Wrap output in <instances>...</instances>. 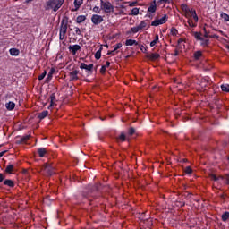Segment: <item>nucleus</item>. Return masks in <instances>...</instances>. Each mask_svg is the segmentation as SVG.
Instances as JSON below:
<instances>
[{"label":"nucleus","instance_id":"nucleus-61","mask_svg":"<svg viewBox=\"0 0 229 229\" xmlns=\"http://www.w3.org/2000/svg\"><path fill=\"white\" fill-rule=\"evenodd\" d=\"M177 42H178V44H182V42H183V39L182 38H179Z\"/></svg>","mask_w":229,"mask_h":229},{"label":"nucleus","instance_id":"nucleus-19","mask_svg":"<svg viewBox=\"0 0 229 229\" xmlns=\"http://www.w3.org/2000/svg\"><path fill=\"white\" fill-rule=\"evenodd\" d=\"M148 58L149 60H152V62H155V60H158L160 58V54L158 53H152L148 55Z\"/></svg>","mask_w":229,"mask_h":229},{"label":"nucleus","instance_id":"nucleus-9","mask_svg":"<svg viewBox=\"0 0 229 229\" xmlns=\"http://www.w3.org/2000/svg\"><path fill=\"white\" fill-rule=\"evenodd\" d=\"M155 12H157V0H153L148 8V17H151V13H155Z\"/></svg>","mask_w":229,"mask_h":229},{"label":"nucleus","instance_id":"nucleus-33","mask_svg":"<svg viewBox=\"0 0 229 229\" xmlns=\"http://www.w3.org/2000/svg\"><path fill=\"white\" fill-rule=\"evenodd\" d=\"M193 36L196 40H203V38L201 37V32H193Z\"/></svg>","mask_w":229,"mask_h":229},{"label":"nucleus","instance_id":"nucleus-12","mask_svg":"<svg viewBox=\"0 0 229 229\" xmlns=\"http://www.w3.org/2000/svg\"><path fill=\"white\" fill-rule=\"evenodd\" d=\"M116 140L118 142H130V139L128 138V135L124 132H121L120 135L116 136Z\"/></svg>","mask_w":229,"mask_h":229},{"label":"nucleus","instance_id":"nucleus-2","mask_svg":"<svg viewBox=\"0 0 229 229\" xmlns=\"http://www.w3.org/2000/svg\"><path fill=\"white\" fill-rule=\"evenodd\" d=\"M99 196V185L95 184V185H88L86 188V191H84L81 194V198L83 199H88V201H90V198H93L96 199Z\"/></svg>","mask_w":229,"mask_h":229},{"label":"nucleus","instance_id":"nucleus-21","mask_svg":"<svg viewBox=\"0 0 229 229\" xmlns=\"http://www.w3.org/2000/svg\"><path fill=\"white\" fill-rule=\"evenodd\" d=\"M85 21H87V16L85 15H79L76 18L77 24H81V22H85Z\"/></svg>","mask_w":229,"mask_h":229},{"label":"nucleus","instance_id":"nucleus-4","mask_svg":"<svg viewBox=\"0 0 229 229\" xmlns=\"http://www.w3.org/2000/svg\"><path fill=\"white\" fill-rule=\"evenodd\" d=\"M69 28V18L64 17L59 30V40H64L65 35H67V29Z\"/></svg>","mask_w":229,"mask_h":229},{"label":"nucleus","instance_id":"nucleus-51","mask_svg":"<svg viewBox=\"0 0 229 229\" xmlns=\"http://www.w3.org/2000/svg\"><path fill=\"white\" fill-rule=\"evenodd\" d=\"M157 46V41L153 40L150 42V47H155Z\"/></svg>","mask_w":229,"mask_h":229},{"label":"nucleus","instance_id":"nucleus-26","mask_svg":"<svg viewBox=\"0 0 229 229\" xmlns=\"http://www.w3.org/2000/svg\"><path fill=\"white\" fill-rule=\"evenodd\" d=\"M201 56H203V53L200 50L196 51L193 54L194 60H199L201 58Z\"/></svg>","mask_w":229,"mask_h":229},{"label":"nucleus","instance_id":"nucleus-23","mask_svg":"<svg viewBox=\"0 0 229 229\" xmlns=\"http://www.w3.org/2000/svg\"><path fill=\"white\" fill-rule=\"evenodd\" d=\"M200 45L202 47H208V46H210V40L202 38V39H200Z\"/></svg>","mask_w":229,"mask_h":229},{"label":"nucleus","instance_id":"nucleus-28","mask_svg":"<svg viewBox=\"0 0 229 229\" xmlns=\"http://www.w3.org/2000/svg\"><path fill=\"white\" fill-rule=\"evenodd\" d=\"M221 219L224 223H226V221H228L229 219V212L225 211L222 214Z\"/></svg>","mask_w":229,"mask_h":229},{"label":"nucleus","instance_id":"nucleus-57","mask_svg":"<svg viewBox=\"0 0 229 229\" xmlns=\"http://www.w3.org/2000/svg\"><path fill=\"white\" fill-rule=\"evenodd\" d=\"M135 4H137V2H132V3H131V4H129V6L133 7V6H135Z\"/></svg>","mask_w":229,"mask_h":229},{"label":"nucleus","instance_id":"nucleus-27","mask_svg":"<svg viewBox=\"0 0 229 229\" xmlns=\"http://www.w3.org/2000/svg\"><path fill=\"white\" fill-rule=\"evenodd\" d=\"M48 114H49V111L46 110L39 113L38 117L40 119V121H42V119H46V116Z\"/></svg>","mask_w":229,"mask_h":229},{"label":"nucleus","instance_id":"nucleus-62","mask_svg":"<svg viewBox=\"0 0 229 229\" xmlns=\"http://www.w3.org/2000/svg\"><path fill=\"white\" fill-rule=\"evenodd\" d=\"M123 1H124V0H114V2H115L116 4H118V3H123Z\"/></svg>","mask_w":229,"mask_h":229},{"label":"nucleus","instance_id":"nucleus-47","mask_svg":"<svg viewBox=\"0 0 229 229\" xmlns=\"http://www.w3.org/2000/svg\"><path fill=\"white\" fill-rule=\"evenodd\" d=\"M121 47H123V44L122 43L116 44V46L114 47V51H117V49H121Z\"/></svg>","mask_w":229,"mask_h":229},{"label":"nucleus","instance_id":"nucleus-54","mask_svg":"<svg viewBox=\"0 0 229 229\" xmlns=\"http://www.w3.org/2000/svg\"><path fill=\"white\" fill-rule=\"evenodd\" d=\"M178 55H180V52H178V49H175L174 56H178Z\"/></svg>","mask_w":229,"mask_h":229},{"label":"nucleus","instance_id":"nucleus-17","mask_svg":"<svg viewBox=\"0 0 229 229\" xmlns=\"http://www.w3.org/2000/svg\"><path fill=\"white\" fill-rule=\"evenodd\" d=\"M55 101H56V95L55 93H52L50 95V105L48 106V110H51V108L55 106Z\"/></svg>","mask_w":229,"mask_h":229},{"label":"nucleus","instance_id":"nucleus-63","mask_svg":"<svg viewBox=\"0 0 229 229\" xmlns=\"http://www.w3.org/2000/svg\"><path fill=\"white\" fill-rule=\"evenodd\" d=\"M31 1L33 0H25V2L28 4V3H31Z\"/></svg>","mask_w":229,"mask_h":229},{"label":"nucleus","instance_id":"nucleus-3","mask_svg":"<svg viewBox=\"0 0 229 229\" xmlns=\"http://www.w3.org/2000/svg\"><path fill=\"white\" fill-rule=\"evenodd\" d=\"M65 3V0H48L46 2V10H53L58 12Z\"/></svg>","mask_w":229,"mask_h":229},{"label":"nucleus","instance_id":"nucleus-64","mask_svg":"<svg viewBox=\"0 0 229 229\" xmlns=\"http://www.w3.org/2000/svg\"><path fill=\"white\" fill-rule=\"evenodd\" d=\"M142 47H144V46H141L140 47V49L142 51Z\"/></svg>","mask_w":229,"mask_h":229},{"label":"nucleus","instance_id":"nucleus-56","mask_svg":"<svg viewBox=\"0 0 229 229\" xmlns=\"http://www.w3.org/2000/svg\"><path fill=\"white\" fill-rule=\"evenodd\" d=\"M105 67H106H106H110V61H106Z\"/></svg>","mask_w":229,"mask_h":229},{"label":"nucleus","instance_id":"nucleus-15","mask_svg":"<svg viewBox=\"0 0 229 229\" xmlns=\"http://www.w3.org/2000/svg\"><path fill=\"white\" fill-rule=\"evenodd\" d=\"M44 169L47 173V174H49L50 176H52V174H55V171L53 170V166H51L49 164L46 163L44 165Z\"/></svg>","mask_w":229,"mask_h":229},{"label":"nucleus","instance_id":"nucleus-18","mask_svg":"<svg viewBox=\"0 0 229 229\" xmlns=\"http://www.w3.org/2000/svg\"><path fill=\"white\" fill-rule=\"evenodd\" d=\"M73 4L75 9L72 10V12H76L77 10H80V6L83 4V0H74Z\"/></svg>","mask_w":229,"mask_h":229},{"label":"nucleus","instance_id":"nucleus-16","mask_svg":"<svg viewBox=\"0 0 229 229\" xmlns=\"http://www.w3.org/2000/svg\"><path fill=\"white\" fill-rule=\"evenodd\" d=\"M4 185L6 187H10L11 189H13L15 187V182H13L12 179H5L4 181Z\"/></svg>","mask_w":229,"mask_h":229},{"label":"nucleus","instance_id":"nucleus-42","mask_svg":"<svg viewBox=\"0 0 229 229\" xmlns=\"http://www.w3.org/2000/svg\"><path fill=\"white\" fill-rule=\"evenodd\" d=\"M158 3H165V4H171L173 3V0H157Z\"/></svg>","mask_w":229,"mask_h":229},{"label":"nucleus","instance_id":"nucleus-7","mask_svg":"<svg viewBox=\"0 0 229 229\" xmlns=\"http://www.w3.org/2000/svg\"><path fill=\"white\" fill-rule=\"evenodd\" d=\"M168 19H169V16H167V14H164L162 18L154 20L151 22V26H160L162 24H165Z\"/></svg>","mask_w":229,"mask_h":229},{"label":"nucleus","instance_id":"nucleus-6","mask_svg":"<svg viewBox=\"0 0 229 229\" xmlns=\"http://www.w3.org/2000/svg\"><path fill=\"white\" fill-rule=\"evenodd\" d=\"M148 28V21L143 20L136 27H131V33H139L141 30H146Z\"/></svg>","mask_w":229,"mask_h":229},{"label":"nucleus","instance_id":"nucleus-5","mask_svg":"<svg viewBox=\"0 0 229 229\" xmlns=\"http://www.w3.org/2000/svg\"><path fill=\"white\" fill-rule=\"evenodd\" d=\"M100 9L106 14L115 12V7L110 1L100 0Z\"/></svg>","mask_w":229,"mask_h":229},{"label":"nucleus","instance_id":"nucleus-8","mask_svg":"<svg viewBox=\"0 0 229 229\" xmlns=\"http://www.w3.org/2000/svg\"><path fill=\"white\" fill-rule=\"evenodd\" d=\"M104 19L103 16L99 14H93L91 16V22L95 24V26H98V24H101L103 22Z\"/></svg>","mask_w":229,"mask_h":229},{"label":"nucleus","instance_id":"nucleus-43","mask_svg":"<svg viewBox=\"0 0 229 229\" xmlns=\"http://www.w3.org/2000/svg\"><path fill=\"white\" fill-rule=\"evenodd\" d=\"M114 15H125L124 13V10H120L118 13H115V11H114Z\"/></svg>","mask_w":229,"mask_h":229},{"label":"nucleus","instance_id":"nucleus-13","mask_svg":"<svg viewBox=\"0 0 229 229\" xmlns=\"http://www.w3.org/2000/svg\"><path fill=\"white\" fill-rule=\"evenodd\" d=\"M38 155L40 158H45L46 157H47V148H38Z\"/></svg>","mask_w":229,"mask_h":229},{"label":"nucleus","instance_id":"nucleus-44","mask_svg":"<svg viewBox=\"0 0 229 229\" xmlns=\"http://www.w3.org/2000/svg\"><path fill=\"white\" fill-rule=\"evenodd\" d=\"M210 178L213 182H218L219 181V178H217V176H216V174H212L210 175Z\"/></svg>","mask_w":229,"mask_h":229},{"label":"nucleus","instance_id":"nucleus-24","mask_svg":"<svg viewBox=\"0 0 229 229\" xmlns=\"http://www.w3.org/2000/svg\"><path fill=\"white\" fill-rule=\"evenodd\" d=\"M9 53H10L11 56H19V54H20L21 52H20L19 49H17V48H11V49L9 50Z\"/></svg>","mask_w":229,"mask_h":229},{"label":"nucleus","instance_id":"nucleus-11","mask_svg":"<svg viewBox=\"0 0 229 229\" xmlns=\"http://www.w3.org/2000/svg\"><path fill=\"white\" fill-rule=\"evenodd\" d=\"M70 53H72V55L74 56L76 55V54L78 53V51L81 50V46L80 45H72V46H69L68 47Z\"/></svg>","mask_w":229,"mask_h":229},{"label":"nucleus","instance_id":"nucleus-39","mask_svg":"<svg viewBox=\"0 0 229 229\" xmlns=\"http://www.w3.org/2000/svg\"><path fill=\"white\" fill-rule=\"evenodd\" d=\"M47 74V72L44 71V72L38 77V80L39 81L44 80Z\"/></svg>","mask_w":229,"mask_h":229},{"label":"nucleus","instance_id":"nucleus-31","mask_svg":"<svg viewBox=\"0 0 229 229\" xmlns=\"http://www.w3.org/2000/svg\"><path fill=\"white\" fill-rule=\"evenodd\" d=\"M101 51H103V48L100 47L96 53H95V58L96 60H99L101 58Z\"/></svg>","mask_w":229,"mask_h":229},{"label":"nucleus","instance_id":"nucleus-38","mask_svg":"<svg viewBox=\"0 0 229 229\" xmlns=\"http://www.w3.org/2000/svg\"><path fill=\"white\" fill-rule=\"evenodd\" d=\"M201 83H210V77H203L201 79Z\"/></svg>","mask_w":229,"mask_h":229},{"label":"nucleus","instance_id":"nucleus-37","mask_svg":"<svg viewBox=\"0 0 229 229\" xmlns=\"http://www.w3.org/2000/svg\"><path fill=\"white\" fill-rule=\"evenodd\" d=\"M184 173H186V174H192V168L191 166H187L184 169Z\"/></svg>","mask_w":229,"mask_h":229},{"label":"nucleus","instance_id":"nucleus-41","mask_svg":"<svg viewBox=\"0 0 229 229\" xmlns=\"http://www.w3.org/2000/svg\"><path fill=\"white\" fill-rule=\"evenodd\" d=\"M101 7L99 8L98 6H95L93 8V12H95V13H101Z\"/></svg>","mask_w":229,"mask_h":229},{"label":"nucleus","instance_id":"nucleus-52","mask_svg":"<svg viewBox=\"0 0 229 229\" xmlns=\"http://www.w3.org/2000/svg\"><path fill=\"white\" fill-rule=\"evenodd\" d=\"M220 198H221V199H223L225 201V199H226V195L225 194H221Z\"/></svg>","mask_w":229,"mask_h":229},{"label":"nucleus","instance_id":"nucleus-14","mask_svg":"<svg viewBox=\"0 0 229 229\" xmlns=\"http://www.w3.org/2000/svg\"><path fill=\"white\" fill-rule=\"evenodd\" d=\"M80 72L78 70H74L72 72H70V81H76L78 80H80V78L78 77V73Z\"/></svg>","mask_w":229,"mask_h":229},{"label":"nucleus","instance_id":"nucleus-35","mask_svg":"<svg viewBox=\"0 0 229 229\" xmlns=\"http://www.w3.org/2000/svg\"><path fill=\"white\" fill-rule=\"evenodd\" d=\"M221 89L223 92H229V85L228 84H222Z\"/></svg>","mask_w":229,"mask_h":229},{"label":"nucleus","instance_id":"nucleus-50","mask_svg":"<svg viewBox=\"0 0 229 229\" xmlns=\"http://www.w3.org/2000/svg\"><path fill=\"white\" fill-rule=\"evenodd\" d=\"M4 174L0 173V183H3V182H4Z\"/></svg>","mask_w":229,"mask_h":229},{"label":"nucleus","instance_id":"nucleus-1","mask_svg":"<svg viewBox=\"0 0 229 229\" xmlns=\"http://www.w3.org/2000/svg\"><path fill=\"white\" fill-rule=\"evenodd\" d=\"M181 10L182 12H183L184 17L188 19V25L190 26V28H196V26H198V21H199V18L196 13V10L193 8H189V5H187V4H182ZM191 17L193 18V21L191 20Z\"/></svg>","mask_w":229,"mask_h":229},{"label":"nucleus","instance_id":"nucleus-60","mask_svg":"<svg viewBox=\"0 0 229 229\" xmlns=\"http://www.w3.org/2000/svg\"><path fill=\"white\" fill-rule=\"evenodd\" d=\"M217 178H218V180H225V176H223V175H220Z\"/></svg>","mask_w":229,"mask_h":229},{"label":"nucleus","instance_id":"nucleus-25","mask_svg":"<svg viewBox=\"0 0 229 229\" xmlns=\"http://www.w3.org/2000/svg\"><path fill=\"white\" fill-rule=\"evenodd\" d=\"M14 167L15 166L12 164L7 165V166L5 168V173H7L8 174H12V173H13Z\"/></svg>","mask_w":229,"mask_h":229},{"label":"nucleus","instance_id":"nucleus-58","mask_svg":"<svg viewBox=\"0 0 229 229\" xmlns=\"http://www.w3.org/2000/svg\"><path fill=\"white\" fill-rule=\"evenodd\" d=\"M27 139H30V136L23 137V138L21 139L22 142H24V140H27Z\"/></svg>","mask_w":229,"mask_h":229},{"label":"nucleus","instance_id":"nucleus-46","mask_svg":"<svg viewBox=\"0 0 229 229\" xmlns=\"http://www.w3.org/2000/svg\"><path fill=\"white\" fill-rule=\"evenodd\" d=\"M117 51L114 48V50L107 52V55H112L113 56H115L117 55Z\"/></svg>","mask_w":229,"mask_h":229},{"label":"nucleus","instance_id":"nucleus-22","mask_svg":"<svg viewBox=\"0 0 229 229\" xmlns=\"http://www.w3.org/2000/svg\"><path fill=\"white\" fill-rule=\"evenodd\" d=\"M125 46H139V42L135 39H127L125 41Z\"/></svg>","mask_w":229,"mask_h":229},{"label":"nucleus","instance_id":"nucleus-32","mask_svg":"<svg viewBox=\"0 0 229 229\" xmlns=\"http://www.w3.org/2000/svg\"><path fill=\"white\" fill-rule=\"evenodd\" d=\"M220 17L225 21V22H229V15L226 13H222Z\"/></svg>","mask_w":229,"mask_h":229},{"label":"nucleus","instance_id":"nucleus-36","mask_svg":"<svg viewBox=\"0 0 229 229\" xmlns=\"http://www.w3.org/2000/svg\"><path fill=\"white\" fill-rule=\"evenodd\" d=\"M129 15H139V8L134 7L131 13H129Z\"/></svg>","mask_w":229,"mask_h":229},{"label":"nucleus","instance_id":"nucleus-34","mask_svg":"<svg viewBox=\"0 0 229 229\" xmlns=\"http://www.w3.org/2000/svg\"><path fill=\"white\" fill-rule=\"evenodd\" d=\"M170 34L173 35V37H176L178 35V30L173 27L170 30Z\"/></svg>","mask_w":229,"mask_h":229},{"label":"nucleus","instance_id":"nucleus-59","mask_svg":"<svg viewBox=\"0 0 229 229\" xmlns=\"http://www.w3.org/2000/svg\"><path fill=\"white\" fill-rule=\"evenodd\" d=\"M5 153H6V151H2V152H0V158H1L2 157H4Z\"/></svg>","mask_w":229,"mask_h":229},{"label":"nucleus","instance_id":"nucleus-45","mask_svg":"<svg viewBox=\"0 0 229 229\" xmlns=\"http://www.w3.org/2000/svg\"><path fill=\"white\" fill-rule=\"evenodd\" d=\"M106 72V66L102 65V67L100 68V73L105 74Z\"/></svg>","mask_w":229,"mask_h":229},{"label":"nucleus","instance_id":"nucleus-48","mask_svg":"<svg viewBox=\"0 0 229 229\" xmlns=\"http://www.w3.org/2000/svg\"><path fill=\"white\" fill-rule=\"evenodd\" d=\"M74 30H75L76 35H81V30L78 27H75Z\"/></svg>","mask_w":229,"mask_h":229},{"label":"nucleus","instance_id":"nucleus-30","mask_svg":"<svg viewBox=\"0 0 229 229\" xmlns=\"http://www.w3.org/2000/svg\"><path fill=\"white\" fill-rule=\"evenodd\" d=\"M135 135V128L130 127L127 131V137L130 139V137Z\"/></svg>","mask_w":229,"mask_h":229},{"label":"nucleus","instance_id":"nucleus-53","mask_svg":"<svg viewBox=\"0 0 229 229\" xmlns=\"http://www.w3.org/2000/svg\"><path fill=\"white\" fill-rule=\"evenodd\" d=\"M158 40H159L158 34H156L155 38H154V41H156V42L157 43Z\"/></svg>","mask_w":229,"mask_h":229},{"label":"nucleus","instance_id":"nucleus-20","mask_svg":"<svg viewBox=\"0 0 229 229\" xmlns=\"http://www.w3.org/2000/svg\"><path fill=\"white\" fill-rule=\"evenodd\" d=\"M54 74H55V68H51L46 79L47 83H49L51 80H53Z\"/></svg>","mask_w":229,"mask_h":229},{"label":"nucleus","instance_id":"nucleus-40","mask_svg":"<svg viewBox=\"0 0 229 229\" xmlns=\"http://www.w3.org/2000/svg\"><path fill=\"white\" fill-rule=\"evenodd\" d=\"M203 31H204L205 38H209L210 35L208 34V31H207V28L206 27L203 28Z\"/></svg>","mask_w":229,"mask_h":229},{"label":"nucleus","instance_id":"nucleus-49","mask_svg":"<svg viewBox=\"0 0 229 229\" xmlns=\"http://www.w3.org/2000/svg\"><path fill=\"white\" fill-rule=\"evenodd\" d=\"M225 184H226V185H229V174H225Z\"/></svg>","mask_w":229,"mask_h":229},{"label":"nucleus","instance_id":"nucleus-10","mask_svg":"<svg viewBox=\"0 0 229 229\" xmlns=\"http://www.w3.org/2000/svg\"><path fill=\"white\" fill-rule=\"evenodd\" d=\"M80 69H85L88 71V74H92V69H94V64L87 65L85 63H81Z\"/></svg>","mask_w":229,"mask_h":229},{"label":"nucleus","instance_id":"nucleus-55","mask_svg":"<svg viewBox=\"0 0 229 229\" xmlns=\"http://www.w3.org/2000/svg\"><path fill=\"white\" fill-rule=\"evenodd\" d=\"M219 36L217 34H215L213 36H209V38H218Z\"/></svg>","mask_w":229,"mask_h":229},{"label":"nucleus","instance_id":"nucleus-29","mask_svg":"<svg viewBox=\"0 0 229 229\" xmlns=\"http://www.w3.org/2000/svg\"><path fill=\"white\" fill-rule=\"evenodd\" d=\"M5 108H7L10 111L13 110V108H15V103H13L12 101H10L9 103H6Z\"/></svg>","mask_w":229,"mask_h":229}]
</instances>
